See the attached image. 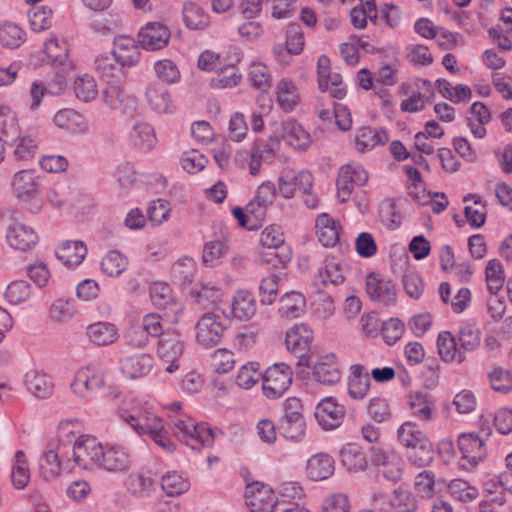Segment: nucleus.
Returning a JSON list of instances; mask_svg holds the SVG:
<instances>
[{
	"instance_id": "obj_39",
	"label": "nucleus",
	"mask_w": 512,
	"mask_h": 512,
	"mask_svg": "<svg viewBox=\"0 0 512 512\" xmlns=\"http://www.w3.org/2000/svg\"><path fill=\"white\" fill-rule=\"evenodd\" d=\"M313 378L323 385H334L341 379L340 371L333 356H326L313 368Z\"/></svg>"
},
{
	"instance_id": "obj_52",
	"label": "nucleus",
	"mask_w": 512,
	"mask_h": 512,
	"mask_svg": "<svg viewBox=\"0 0 512 512\" xmlns=\"http://www.w3.org/2000/svg\"><path fill=\"white\" fill-rule=\"evenodd\" d=\"M259 363L249 362L243 365L236 376V384L239 388L248 390L262 379Z\"/></svg>"
},
{
	"instance_id": "obj_41",
	"label": "nucleus",
	"mask_w": 512,
	"mask_h": 512,
	"mask_svg": "<svg viewBox=\"0 0 512 512\" xmlns=\"http://www.w3.org/2000/svg\"><path fill=\"white\" fill-rule=\"evenodd\" d=\"M234 317L240 320L251 319L256 313V301L251 292L237 291L232 303Z\"/></svg>"
},
{
	"instance_id": "obj_42",
	"label": "nucleus",
	"mask_w": 512,
	"mask_h": 512,
	"mask_svg": "<svg viewBox=\"0 0 512 512\" xmlns=\"http://www.w3.org/2000/svg\"><path fill=\"white\" fill-rule=\"evenodd\" d=\"M305 307V298L302 294L291 291L284 294L279 301V313L285 318H297Z\"/></svg>"
},
{
	"instance_id": "obj_2",
	"label": "nucleus",
	"mask_w": 512,
	"mask_h": 512,
	"mask_svg": "<svg viewBox=\"0 0 512 512\" xmlns=\"http://www.w3.org/2000/svg\"><path fill=\"white\" fill-rule=\"evenodd\" d=\"M397 439L405 447L409 462L417 467L428 466L434 459V449L427 435L412 421L397 430Z\"/></svg>"
},
{
	"instance_id": "obj_5",
	"label": "nucleus",
	"mask_w": 512,
	"mask_h": 512,
	"mask_svg": "<svg viewBox=\"0 0 512 512\" xmlns=\"http://www.w3.org/2000/svg\"><path fill=\"white\" fill-rule=\"evenodd\" d=\"M173 425L175 435L192 450L210 447L214 443L213 431L206 423H196L185 417L176 419Z\"/></svg>"
},
{
	"instance_id": "obj_28",
	"label": "nucleus",
	"mask_w": 512,
	"mask_h": 512,
	"mask_svg": "<svg viewBox=\"0 0 512 512\" xmlns=\"http://www.w3.org/2000/svg\"><path fill=\"white\" fill-rule=\"evenodd\" d=\"M409 407L415 418L430 421L436 416L433 397L425 390L415 391L409 395Z\"/></svg>"
},
{
	"instance_id": "obj_31",
	"label": "nucleus",
	"mask_w": 512,
	"mask_h": 512,
	"mask_svg": "<svg viewBox=\"0 0 512 512\" xmlns=\"http://www.w3.org/2000/svg\"><path fill=\"white\" fill-rule=\"evenodd\" d=\"M64 451L58 450L54 451L49 449L40 456L39 458V468L41 475L46 481H51L57 478L61 471L64 469H69L68 462L60 459V454H63Z\"/></svg>"
},
{
	"instance_id": "obj_30",
	"label": "nucleus",
	"mask_w": 512,
	"mask_h": 512,
	"mask_svg": "<svg viewBox=\"0 0 512 512\" xmlns=\"http://www.w3.org/2000/svg\"><path fill=\"white\" fill-rule=\"evenodd\" d=\"M153 367V358L149 354L127 356L120 361L122 373L130 379L147 375Z\"/></svg>"
},
{
	"instance_id": "obj_38",
	"label": "nucleus",
	"mask_w": 512,
	"mask_h": 512,
	"mask_svg": "<svg viewBox=\"0 0 512 512\" xmlns=\"http://www.w3.org/2000/svg\"><path fill=\"white\" fill-rule=\"evenodd\" d=\"M389 137L386 131L376 130L370 127H363L357 131L355 137V146L357 151L363 153L371 150L378 145H384L388 142Z\"/></svg>"
},
{
	"instance_id": "obj_51",
	"label": "nucleus",
	"mask_w": 512,
	"mask_h": 512,
	"mask_svg": "<svg viewBox=\"0 0 512 512\" xmlns=\"http://www.w3.org/2000/svg\"><path fill=\"white\" fill-rule=\"evenodd\" d=\"M12 482L15 488L23 489L27 486L30 479L28 463L23 451L15 453L14 464L11 472Z\"/></svg>"
},
{
	"instance_id": "obj_58",
	"label": "nucleus",
	"mask_w": 512,
	"mask_h": 512,
	"mask_svg": "<svg viewBox=\"0 0 512 512\" xmlns=\"http://www.w3.org/2000/svg\"><path fill=\"white\" fill-rule=\"evenodd\" d=\"M319 88L325 92L329 84L336 85L341 82V75L330 71V60L326 55H320L317 61Z\"/></svg>"
},
{
	"instance_id": "obj_45",
	"label": "nucleus",
	"mask_w": 512,
	"mask_h": 512,
	"mask_svg": "<svg viewBox=\"0 0 512 512\" xmlns=\"http://www.w3.org/2000/svg\"><path fill=\"white\" fill-rule=\"evenodd\" d=\"M340 460L343 466L351 472L364 470L367 465L364 453L355 444H347L341 449Z\"/></svg>"
},
{
	"instance_id": "obj_35",
	"label": "nucleus",
	"mask_w": 512,
	"mask_h": 512,
	"mask_svg": "<svg viewBox=\"0 0 512 512\" xmlns=\"http://www.w3.org/2000/svg\"><path fill=\"white\" fill-rule=\"evenodd\" d=\"M86 335L90 342L97 346L113 344L119 337L116 326L109 322L90 324L86 329Z\"/></svg>"
},
{
	"instance_id": "obj_14",
	"label": "nucleus",
	"mask_w": 512,
	"mask_h": 512,
	"mask_svg": "<svg viewBox=\"0 0 512 512\" xmlns=\"http://www.w3.org/2000/svg\"><path fill=\"white\" fill-rule=\"evenodd\" d=\"M348 173L358 174L356 186H363L368 181V173L361 164L352 162L343 165L339 170L336 181L337 198L341 203L348 201L355 186V183L351 182Z\"/></svg>"
},
{
	"instance_id": "obj_57",
	"label": "nucleus",
	"mask_w": 512,
	"mask_h": 512,
	"mask_svg": "<svg viewBox=\"0 0 512 512\" xmlns=\"http://www.w3.org/2000/svg\"><path fill=\"white\" fill-rule=\"evenodd\" d=\"M52 9L48 6H34L28 12L29 23L35 32H42L52 25Z\"/></svg>"
},
{
	"instance_id": "obj_6",
	"label": "nucleus",
	"mask_w": 512,
	"mask_h": 512,
	"mask_svg": "<svg viewBox=\"0 0 512 512\" xmlns=\"http://www.w3.org/2000/svg\"><path fill=\"white\" fill-rule=\"evenodd\" d=\"M293 372L285 363H275L263 373L262 389L269 399L281 397L292 384Z\"/></svg>"
},
{
	"instance_id": "obj_36",
	"label": "nucleus",
	"mask_w": 512,
	"mask_h": 512,
	"mask_svg": "<svg viewBox=\"0 0 512 512\" xmlns=\"http://www.w3.org/2000/svg\"><path fill=\"white\" fill-rule=\"evenodd\" d=\"M22 132L17 114L10 107L0 105V138L7 145L15 141Z\"/></svg>"
},
{
	"instance_id": "obj_60",
	"label": "nucleus",
	"mask_w": 512,
	"mask_h": 512,
	"mask_svg": "<svg viewBox=\"0 0 512 512\" xmlns=\"http://www.w3.org/2000/svg\"><path fill=\"white\" fill-rule=\"evenodd\" d=\"M4 295L9 303L17 305L30 299L32 288L28 282L17 280L7 286Z\"/></svg>"
},
{
	"instance_id": "obj_32",
	"label": "nucleus",
	"mask_w": 512,
	"mask_h": 512,
	"mask_svg": "<svg viewBox=\"0 0 512 512\" xmlns=\"http://www.w3.org/2000/svg\"><path fill=\"white\" fill-rule=\"evenodd\" d=\"M370 388V377L364 371V367L360 364H354L350 367V375L348 377V394L354 400L364 399Z\"/></svg>"
},
{
	"instance_id": "obj_33",
	"label": "nucleus",
	"mask_w": 512,
	"mask_h": 512,
	"mask_svg": "<svg viewBox=\"0 0 512 512\" xmlns=\"http://www.w3.org/2000/svg\"><path fill=\"white\" fill-rule=\"evenodd\" d=\"M308 476L315 481L328 479L334 473V460L326 453H317L312 455L306 466Z\"/></svg>"
},
{
	"instance_id": "obj_34",
	"label": "nucleus",
	"mask_w": 512,
	"mask_h": 512,
	"mask_svg": "<svg viewBox=\"0 0 512 512\" xmlns=\"http://www.w3.org/2000/svg\"><path fill=\"white\" fill-rule=\"evenodd\" d=\"M56 257L67 267H74L82 263L87 248L82 241H65L55 251Z\"/></svg>"
},
{
	"instance_id": "obj_49",
	"label": "nucleus",
	"mask_w": 512,
	"mask_h": 512,
	"mask_svg": "<svg viewBox=\"0 0 512 512\" xmlns=\"http://www.w3.org/2000/svg\"><path fill=\"white\" fill-rule=\"evenodd\" d=\"M44 52L51 65L62 66L68 60L69 48L66 41L51 38L45 42Z\"/></svg>"
},
{
	"instance_id": "obj_29",
	"label": "nucleus",
	"mask_w": 512,
	"mask_h": 512,
	"mask_svg": "<svg viewBox=\"0 0 512 512\" xmlns=\"http://www.w3.org/2000/svg\"><path fill=\"white\" fill-rule=\"evenodd\" d=\"M279 134L294 149L306 150L311 144L310 135L294 120L283 122Z\"/></svg>"
},
{
	"instance_id": "obj_62",
	"label": "nucleus",
	"mask_w": 512,
	"mask_h": 512,
	"mask_svg": "<svg viewBox=\"0 0 512 512\" xmlns=\"http://www.w3.org/2000/svg\"><path fill=\"white\" fill-rule=\"evenodd\" d=\"M126 485L133 495L144 496L153 490L154 481L143 473H132L128 476Z\"/></svg>"
},
{
	"instance_id": "obj_10",
	"label": "nucleus",
	"mask_w": 512,
	"mask_h": 512,
	"mask_svg": "<svg viewBox=\"0 0 512 512\" xmlns=\"http://www.w3.org/2000/svg\"><path fill=\"white\" fill-rule=\"evenodd\" d=\"M313 187V176L307 170L295 173L291 170H284L278 178V191L285 199H291L297 191L307 192Z\"/></svg>"
},
{
	"instance_id": "obj_21",
	"label": "nucleus",
	"mask_w": 512,
	"mask_h": 512,
	"mask_svg": "<svg viewBox=\"0 0 512 512\" xmlns=\"http://www.w3.org/2000/svg\"><path fill=\"white\" fill-rule=\"evenodd\" d=\"M344 415V407L337 404L332 397L321 400L315 410V419L324 430H333L339 427Z\"/></svg>"
},
{
	"instance_id": "obj_13",
	"label": "nucleus",
	"mask_w": 512,
	"mask_h": 512,
	"mask_svg": "<svg viewBox=\"0 0 512 512\" xmlns=\"http://www.w3.org/2000/svg\"><path fill=\"white\" fill-rule=\"evenodd\" d=\"M371 462L377 467L378 474L388 481L397 482L401 479L403 461L397 453L373 448Z\"/></svg>"
},
{
	"instance_id": "obj_15",
	"label": "nucleus",
	"mask_w": 512,
	"mask_h": 512,
	"mask_svg": "<svg viewBox=\"0 0 512 512\" xmlns=\"http://www.w3.org/2000/svg\"><path fill=\"white\" fill-rule=\"evenodd\" d=\"M280 141L277 137H270L267 141L255 142L249 151V173L256 176L260 173L262 164L273 161L279 149Z\"/></svg>"
},
{
	"instance_id": "obj_9",
	"label": "nucleus",
	"mask_w": 512,
	"mask_h": 512,
	"mask_svg": "<svg viewBox=\"0 0 512 512\" xmlns=\"http://www.w3.org/2000/svg\"><path fill=\"white\" fill-rule=\"evenodd\" d=\"M195 330L197 342L205 348H212L220 343L223 336V316L214 312L205 313L198 320Z\"/></svg>"
},
{
	"instance_id": "obj_40",
	"label": "nucleus",
	"mask_w": 512,
	"mask_h": 512,
	"mask_svg": "<svg viewBox=\"0 0 512 512\" xmlns=\"http://www.w3.org/2000/svg\"><path fill=\"white\" fill-rule=\"evenodd\" d=\"M437 347L439 355L444 362L457 361L462 363L465 360L464 354L457 349L455 338L449 331H442L438 334Z\"/></svg>"
},
{
	"instance_id": "obj_25",
	"label": "nucleus",
	"mask_w": 512,
	"mask_h": 512,
	"mask_svg": "<svg viewBox=\"0 0 512 512\" xmlns=\"http://www.w3.org/2000/svg\"><path fill=\"white\" fill-rule=\"evenodd\" d=\"M146 98L152 110L160 114H171L175 106L167 87L160 82L151 83L146 89Z\"/></svg>"
},
{
	"instance_id": "obj_37",
	"label": "nucleus",
	"mask_w": 512,
	"mask_h": 512,
	"mask_svg": "<svg viewBox=\"0 0 512 512\" xmlns=\"http://www.w3.org/2000/svg\"><path fill=\"white\" fill-rule=\"evenodd\" d=\"M131 143L140 151H151L156 143L157 138L153 127L145 122L134 124L130 132Z\"/></svg>"
},
{
	"instance_id": "obj_26",
	"label": "nucleus",
	"mask_w": 512,
	"mask_h": 512,
	"mask_svg": "<svg viewBox=\"0 0 512 512\" xmlns=\"http://www.w3.org/2000/svg\"><path fill=\"white\" fill-rule=\"evenodd\" d=\"M458 447L462 457L476 465L486 456L484 441L475 433H463L458 438Z\"/></svg>"
},
{
	"instance_id": "obj_46",
	"label": "nucleus",
	"mask_w": 512,
	"mask_h": 512,
	"mask_svg": "<svg viewBox=\"0 0 512 512\" xmlns=\"http://www.w3.org/2000/svg\"><path fill=\"white\" fill-rule=\"evenodd\" d=\"M304 417H281L278 423L279 433L286 439L298 442L305 435Z\"/></svg>"
},
{
	"instance_id": "obj_19",
	"label": "nucleus",
	"mask_w": 512,
	"mask_h": 512,
	"mask_svg": "<svg viewBox=\"0 0 512 512\" xmlns=\"http://www.w3.org/2000/svg\"><path fill=\"white\" fill-rule=\"evenodd\" d=\"M343 266L334 257H327L314 276L313 285L319 292L344 283Z\"/></svg>"
},
{
	"instance_id": "obj_12",
	"label": "nucleus",
	"mask_w": 512,
	"mask_h": 512,
	"mask_svg": "<svg viewBox=\"0 0 512 512\" xmlns=\"http://www.w3.org/2000/svg\"><path fill=\"white\" fill-rule=\"evenodd\" d=\"M313 336L312 331L304 325H295L286 333L285 343L288 351L298 358L297 365H308L306 356L310 350Z\"/></svg>"
},
{
	"instance_id": "obj_8",
	"label": "nucleus",
	"mask_w": 512,
	"mask_h": 512,
	"mask_svg": "<svg viewBox=\"0 0 512 512\" xmlns=\"http://www.w3.org/2000/svg\"><path fill=\"white\" fill-rule=\"evenodd\" d=\"M184 351V343L179 333L175 331H165L160 335L157 344V356L159 359L166 363L165 370L168 373H173L178 370V360Z\"/></svg>"
},
{
	"instance_id": "obj_22",
	"label": "nucleus",
	"mask_w": 512,
	"mask_h": 512,
	"mask_svg": "<svg viewBox=\"0 0 512 512\" xmlns=\"http://www.w3.org/2000/svg\"><path fill=\"white\" fill-rule=\"evenodd\" d=\"M132 465L129 450L120 445H107L104 447L99 469L108 472H127Z\"/></svg>"
},
{
	"instance_id": "obj_3",
	"label": "nucleus",
	"mask_w": 512,
	"mask_h": 512,
	"mask_svg": "<svg viewBox=\"0 0 512 512\" xmlns=\"http://www.w3.org/2000/svg\"><path fill=\"white\" fill-rule=\"evenodd\" d=\"M11 187L25 209L35 214L42 210L43 202L39 198L40 176L35 170L23 169L16 172Z\"/></svg>"
},
{
	"instance_id": "obj_54",
	"label": "nucleus",
	"mask_w": 512,
	"mask_h": 512,
	"mask_svg": "<svg viewBox=\"0 0 512 512\" xmlns=\"http://www.w3.org/2000/svg\"><path fill=\"white\" fill-rule=\"evenodd\" d=\"M149 293L151 301L155 306L159 308L175 306V311L180 309L179 305L173 301L171 288L167 283L154 282L150 286Z\"/></svg>"
},
{
	"instance_id": "obj_4",
	"label": "nucleus",
	"mask_w": 512,
	"mask_h": 512,
	"mask_svg": "<svg viewBox=\"0 0 512 512\" xmlns=\"http://www.w3.org/2000/svg\"><path fill=\"white\" fill-rule=\"evenodd\" d=\"M105 378V372L99 364H88L75 372L70 383V391L82 401H91L97 392L104 388Z\"/></svg>"
},
{
	"instance_id": "obj_18",
	"label": "nucleus",
	"mask_w": 512,
	"mask_h": 512,
	"mask_svg": "<svg viewBox=\"0 0 512 512\" xmlns=\"http://www.w3.org/2000/svg\"><path fill=\"white\" fill-rule=\"evenodd\" d=\"M170 39V31L160 22H148L138 32V43L148 51H156L167 46Z\"/></svg>"
},
{
	"instance_id": "obj_47",
	"label": "nucleus",
	"mask_w": 512,
	"mask_h": 512,
	"mask_svg": "<svg viewBox=\"0 0 512 512\" xmlns=\"http://www.w3.org/2000/svg\"><path fill=\"white\" fill-rule=\"evenodd\" d=\"M54 123L57 127L71 131H85L86 124L84 117L77 111L69 108L59 110L54 116Z\"/></svg>"
},
{
	"instance_id": "obj_16",
	"label": "nucleus",
	"mask_w": 512,
	"mask_h": 512,
	"mask_svg": "<svg viewBox=\"0 0 512 512\" xmlns=\"http://www.w3.org/2000/svg\"><path fill=\"white\" fill-rule=\"evenodd\" d=\"M40 138L36 129L24 130L15 141L9 142L7 145L12 147L11 157L17 162L32 161L37 152Z\"/></svg>"
},
{
	"instance_id": "obj_11",
	"label": "nucleus",
	"mask_w": 512,
	"mask_h": 512,
	"mask_svg": "<svg viewBox=\"0 0 512 512\" xmlns=\"http://www.w3.org/2000/svg\"><path fill=\"white\" fill-rule=\"evenodd\" d=\"M245 502L252 512H274L279 506L278 497L273 489L262 483L247 487Z\"/></svg>"
},
{
	"instance_id": "obj_48",
	"label": "nucleus",
	"mask_w": 512,
	"mask_h": 512,
	"mask_svg": "<svg viewBox=\"0 0 512 512\" xmlns=\"http://www.w3.org/2000/svg\"><path fill=\"white\" fill-rule=\"evenodd\" d=\"M481 340V332L475 323L462 322L459 326L458 341L465 351H474Z\"/></svg>"
},
{
	"instance_id": "obj_44",
	"label": "nucleus",
	"mask_w": 512,
	"mask_h": 512,
	"mask_svg": "<svg viewBox=\"0 0 512 512\" xmlns=\"http://www.w3.org/2000/svg\"><path fill=\"white\" fill-rule=\"evenodd\" d=\"M298 93L293 81L282 79L277 85V103L286 112H291L298 104Z\"/></svg>"
},
{
	"instance_id": "obj_61",
	"label": "nucleus",
	"mask_w": 512,
	"mask_h": 512,
	"mask_svg": "<svg viewBox=\"0 0 512 512\" xmlns=\"http://www.w3.org/2000/svg\"><path fill=\"white\" fill-rule=\"evenodd\" d=\"M74 91L76 97L83 102H90L98 95L95 79L87 74L75 80Z\"/></svg>"
},
{
	"instance_id": "obj_53",
	"label": "nucleus",
	"mask_w": 512,
	"mask_h": 512,
	"mask_svg": "<svg viewBox=\"0 0 512 512\" xmlns=\"http://www.w3.org/2000/svg\"><path fill=\"white\" fill-rule=\"evenodd\" d=\"M25 32L15 23L5 22L0 25V43L8 48H17L25 41Z\"/></svg>"
},
{
	"instance_id": "obj_59",
	"label": "nucleus",
	"mask_w": 512,
	"mask_h": 512,
	"mask_svg": "<svg viewBox=\"0 0 512 512\" xmlns=\"http://www.w3.org/2000/svg\"><path fill=\"white\" fill-rule=\"evenodd\" d=\"M161 486L168 496H177L186 492L190 483L179 473L172 471L162 477Z\"/></svg>"
},
{
	"instance_id": "obj_55",
	"label": "nucleus",
	"mask_w": 512,
	"mask_h": 512,
	"mask_svg": "<svg viewBox=\"0 0 512 512\" xmlns=\"http://www.w3.org/2000/svg\"><path fill=\"white\" fill-rule=\"evenodd\" d=\"M183 20L192 30H201L208 25V17L200 6L195 3H186L183 7Z\"/></svg>"
},
{
	"instance_id": "obj_27",
	"label": "nucleus",
	"mask_w": 512,
	"mask_h": 512,
	"mask_svg": "<svg viewBox=\"0 0 512 512\" xmlns=\"http://www.w3.org/2000/svg\"><path fill=\"white\" fill-rule=\"evenodd\" d=\"M316 234L319 242L325 247H334L340 239L341 225L327 213L316 218Z\"/></svg>"
},
{
	"instance_id": "obj_7",
	"label": "nucleus",
	"mask_w": 512,
	"mask_h": 512,
	"mask_svg": "<svg viewBox=\"0 0 512 512\" xmlns=\"http://www.w3.org/2000/svg\"><path fill=\"white\" fill-rule=\"evenodd\" d=\"M103 450L104 446L95 437L81 435L72 450L73 460L82 469L94 470L99 468Z\"/></svg>"
},
{
	"instance_id": "obj_23",
	"label": "nucleus",
	"mask_w": 512,
	"mask_h": 512,
	"mask_svg": "<svg viewBox=\"0 0 512 512\" xmlns=\"http://www.w3.org/2000/svg\"><path fill=\"white\" fill-rule=\"evenodd\" d=\"M366 291L373 301H379L386 306L396 303V288L392 281L381 278L376 273H370L366 280Z\"/></svg>"
},
{
	"instance_id": "obj_17",
	"label": "nucleus",
	"mask_w": 512,
	"mask_h": 512,
	"mask_svg": "<svg viewBox=\"0 0 512 512\" xmlns=\"http://www.w3.org/2000/svg\"><path fill=\"white\" fill-rule=\"evenodd\" d=\"M6 240L11 248L19 251H28L36 246L39 237L32 227L12 221L6 229Z\"/></svg>"
},
{
	"instance_id": "obj_56",
	"label": "nucleus",
	"mask_w": 512,
	"mask_h": 512,
	"mask_svg": "<svg viewBox=\"0 0 512 512\" xmlns=\"http://www.w3.org/2000/svg\"><path fill=\"white\" fill-rule=\"evenodd\" d=\"M260 243L264 248L269 250L289 251L288 247L285 245L283 232L277 225H270L262 231Z\"/></svg>"
},
{
	"instance_id": "obj_64",
	"label": "nucleus",
	"mask_w": 512,
	"mask_h": 512,
	"mask_svg": "<svg viewBox=\"0 0 512 512\" xmlns=\"http://www.w3.org/2000/svg\"><path fill=\"white\" fill-rule=\"evenodd\" d=\"M379 215L382 223L390 230L400 227L402 217L392 200H385L380 204Z\"/></svg>"
},
{
	"instance_id": "obj_1",
	"label": "nucleus",
	"mask_w": 512,
	"mask_h": 512,
	"mask_svg": "<svg viewBox=\"0 0 512 512\" xmlns=\"http://www.w3.org/2000/svg\"><path fill=\"white\" fill-rule=\"evenodd\" d=\"M120 418L140 437L152 440L166 452L174 450V444L169 438L163 419L150 405L135 406L131 411L123 410Z\"/></svg>"
},
{
	"instance_id": "obj_43",
	"label": "nucleus",
	"mask_w": 512,
	"mask_h": 512,
	"mask_svg": "<svg viewBox=\"0 0 512 512\" xmlns=\"http://www.w3.org/2000/svg\"><path fill=\"white\" fill-rule=\"evenodd\" d=\"M66 87V81L63 77L56 78L53 83L45 86L42 82L35 81L30 88V96L32 99L31 109L39 107L42 98L45 94L58 95Z\"/></svg>"
},
{
	"instance_id": "obj_63",
	"label": "nucleus",
	"mask_w": 512,
	"mask_h": 512,
	"mask_svg": "<svg viewBox=\"0 0 512 512\" xmlns=\"http://www.w3.org/2000/svg\"><path fill=\"white\" fill-rule=\"evenodd\" d=\"M115 59L107 55L96 57L94 65L96 72L107 82H111L122 74V69L114 63Z\"/></svg>"
},
{
	"instance_id": "obj_20",
	"label": "nucleus",
	"mask_w": 512,
	"mask_h": 512,
	"mask_svg": "<svg viewBox=\"0 0 512 512\" xmlns=\"http://www.w3.org/2000/svg\"><path fill=\"white\" fill-rule=\"evenodd\" d=\"M113 56L122 68H130L140 62L141 51L135 39L119 35L113 41Z\"/></svg>"
},
{
	"instance_id": "obj_50",
	"label": "nucleus",
	"mask_w": 512,
	"mask_h": 512,
	"mask_svg": "<svg viewBox=\"0 0 512 512\" xmlns=\"http://www.w3.org/2000/svg\"><path fill=\"white\" fill-rule=\"evenodd\" d=\"M127 265V258L117 250L109 251L101 261L102 271L110 277L121 275L126 270Z\"/></svg>"
},
{
	"instance_id": "obj_24",
	"label": "nucleus",
	"mask_w": 512,
	"mask_h": 512,
	"mask_svg": "<svg viewBox=\"0 0 512 512\" xmlns=\"http://www.w3.org/2000/svg\"><path fill=\"white\" fill-rule=\"evenodd\" d=\"M24 383L29 393L38 399H48L54 393L52 377L39 370L28 371Z\"/></svg>"
}]
</instances>
